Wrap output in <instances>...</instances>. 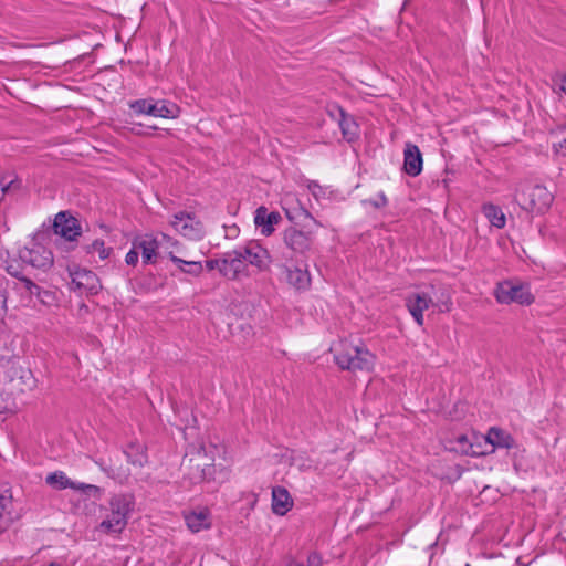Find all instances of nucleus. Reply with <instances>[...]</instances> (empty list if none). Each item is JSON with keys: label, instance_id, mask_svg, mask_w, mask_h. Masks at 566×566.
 Listing matches in <instances>:
<instances>
[{"label": "nucleus", "instance_id": "obj_1", "mask_svg": "<svg viewBox=\"0 0 566 566\" xmlns=\"http://www.w3.org/2000/svg\"><path fill=\"white\" fill-rule=\"evenodd\" d=\"M336 365L350 373H370L376 364V356L363 344H354L349 340H340L334 348Z\"/></svg>", "mask_w": 566, "mask_h": 566}, {"label": "nucleus", "instance_id": "obj_2", "mask_svg": "<svg viewBox=\"0 0 566 566\" xmlns=\"http://www.w3.org/2000/svg\"><path fill=\"white\" fill-rule=\"evenodd\" d=\"M135 500L132 494H116L109 500V512L99 524V530L106 534L120 533L127 525L133 512Z\"/></svg>", "mask_w": 566, "mask_h": 566}, {"label": "nucleus", "instance_id": "obj_3", "mask_svg": "<svg viewBox=\"0 0 566 566\" xmlns=\"http://www.w3.org/2000/svg\"><path fill=\"white\" fill-rule=\"evenodd\" d=\"M181 467L195 483L210 481L214 476V458L207 452L203 446L188 452Z\"/></svg>", "mask_w": 566, "mask_h": 566}, {"label": "nucleus", "instance_id": "obj_4", "mask_svg": "<svg viewBox=\"0 0 566 566\" xmlns=\"http://www.w3.org/2000/svg\"><path fill=\"white\" fill-rule=\"evenodd\" d=\"M452 301L447 291H441V296L437 301L427 292L410 293L406 297V306L419 326L423 325V312L430 306H436L440 312H449L451 310Z\"/></svg>", "mask_w": 566, "mask_h": 566}, {"label": "nucleus", "instance_id": "obj_5", "mask_svg": "<svg viewBox=\"0 0 566 566\" xmlns=\"http://www.w3.org/2000/svg\"><path fill=\"white\" fill-rule=\"evenodd\" d=\"M493 294L500 304H531V292L528 290V285L515 280H505L499 282L494 289Z\"/></svg>", "mask_w": 566, "mask_h": 566}, {"label": "nucleus", "instance_id": "obj_6", "mask_svg": "<svg viewBox=\"0 0 566 566\" xmlns=\"http://www.w3.org/2000/svg\"><path fill=\"white\" fill-rule=\"evenodd\" d=\"M45 482L54 490L72 489L80 492L87 499L99 500L103 494V490L94 484H87L83 482H76L71 480L63 471H55L50 473L45 478Z\"/></svg>", "mask_w": 566, "mask_h": 566}, {"label": "nucleus", "instance_id": "obj_7", "mask_svg": "<svg viewBox=\"0 0 566 566\" xmlns=\"http://www.w3.org/2000/svg\"><path fill=\"white\" fill-rule=\"evenodd\" d=\"M170 226L180 235L189 240H200L203 234V226L195 214L179 211L172 216Z\"/></svg>", "mask_w": 566, "mask_h": 566}, {"label": "nucleus", "instance_id": "obj_8", "mask_svg": "<svg viewBox=\"0 0 566 566\" xmlns=\"http://www.w3.org/2000/svg\"><path fill=\"white\" fill-rule=\"evenodd\" d=\"M19 259L24 264L43 271L53 265L52 252L39 243H32L31 247H23L20 249Z\"/></svg>", "mask_w": 566, "mask_h": 566}, {"label": "nucleus", "instance_id": "obj_9", "mask_svg": "<svg viewBox=\"0 0 566 566\" xmlns=\"http://www.w3.org/2000/svg\"><path fill=\"white\" fill-rule=\"evenodd\" d=\"M220 274L228 280L237 281L242 276H249L248 265L240 248L223 253L221 258Z\"/></svg>", "mask_w": 566, "mask_h": 566}, {"label": "nucleus", "instance_id": "obj_10", "mask_svg": "<svg viewBox=\"0 0 566 566\" xmlns=\"http://www.w3.org/2000/svg\"><path fill=\"white\" fill-rule=\"evenodd\" d=\"M283 241L294 253L305 254L313 245L314 233L311 230L302 231L290 227L283 233Z\"/></svg>", "mask_w": 566, "mask_h": 566}, {"label": "nucleus", "instance_id": "obj_11", "mask_svg": "<svg viewBox=\"0 0 566 566\" xmlns=\"http://www.w3.org/2000/svg\"><path fill=\"white\" fill-rule=\"evenodd\" d=\"M241 253L244 256V263L255 266L260 272L268 271L271 264V256L269 251L255 241L240 247Z\"/></svg>", "mask_w": 566, "mask_h": 566}, {"label": "nucleus", "instance_id": "obj_12", "mask_svg": "<svg viewBox=\"0 0 566 566\" xmlns=\"http://www.w3.org/2000/svg\"><path fill=\"white\" fill-rule=\"evenodd\" d=\"M72 285L81 294H97L102 289L101 281L97 275L86 269H77L70 273Z\"/></svg>", "mask_w": 566, "mask_h": 566}, {"label": "nucleus", "instance_id": "obj_13", "mask_svg": "<svg viewBox=\"0 0 566 566\" xmlns=\"http://www.w3.org/2000/svg\"><path fill=\"white\" fill-rule=\"evenodd\" d=\"M53 229L56 234L69 241L75 240L81 234L77 219L63 211L55 216Z\"/></svg>", "mask_w": 566, "mask_h": 566}, {"label": "nucleus", "instance_id": "obj_14", "mask_svg": "<svg viewBox=\"0 0 566 566\" xmlns=\"http://www.w3.org/2000/svg\"><path fill=\"white\" fill-rule=\"evenodd\" d=\"M138 251L142 252L143 263L154 264L157 260V251L161 248L159 238L153 234H144L136 237L132 243Z\"/></svg>", "mask_w": 566, "mask_h": 566}, {"label": "nucleus", "instance_id": "obj_15", "mask_svg": "<svg viewBox=\"0 0 566 566\" xmlns=\"http://www.w3.org/2000/svg\"><path fill=\"white\" fill-rule=\"evenodd\" d=\"M422 155L418 146L407 143L403 150V169L409 176L416 177L422 171Z\"/></svg>", "mask_w": 566, "mask_h": 566}, {"label": "nucleus", "instance_id": "obj_16", "mask_svg": "<svg viewBox=\"0 0 566 566\" xmlns=\"http://www.w3.org/2000/svg\"><path fill=\"white\" fill-rule=\"evenodd\" d=\"M285 281L296 291H306L311 286V275L306 269L281 266Z\"/></svg>", "mask_w": 566, "mask_h": 566}, {"label": "nucleus", "instance_id": "obj_17", "mask_svg": "<svg viewBox=\"0 0 566 566\" xmlns=\"http://www.w3.org/2000/svg\"><path fill=\"white\" fill-rule=\"evenodd\" d=\"M281 214L276 211L269 212L265 207L255 210L254 222L261 228L263 235H271L274 231V224L281 221Z\"/></svg>", "mask_w": 566, "mask_h": 566}, {"label": "nucleus", "instance_id": "obj_18", "mask_svg": "<svg viewBox=\"0 0 566 566\" xmlns=\"http://www.w3.org/2000/svg\"><path fill=\"white\" fill-rule=\"evenodd\" d=\"M15 518L13 497L10 490L0 492V533L6 531Z\"/></svg>", "mask_w": 566, "mask_h": 566}, {"label": "nucleus", "instance_id": "obj_19", "mask_svg": "<svg viewBox=\"0 0 566 566\" xmlns=\"http://www.w3.org/2000/svg\"><path fill=\"white\" fill-rule=\"evenodd\" d=\"M293 507V500L289 491L283 486L272 489V511L274 514L283 516Z\"/></svg>", "mask_w": 566, "mask_h": 566}, {"label": "nucleus", "instance_id": "obj_20", "mask_svg": "<svg viewBox=\"0 0 566 566\" xmlns=\"http://www.w3.org/2000/svg\"><path fill=\"white\" fill-rule=\"evenodd\" d=\"M185 521L187 527L192 533H198L202 530H209L211 527L210 513L207 509H201L199 511L186 513Z\"/></svg>", "mask_w": 566, "mask_h": 566}, {"label": "nucleus", "instance_id": "obj_21", "mask_svg": "<svg viewBox=\"0 0 566 566\" xmlns=\"http://www.w3.org/2000/svg\"><path fill=\"white\" fill-rule=\"evenodd\" d=\"M180 107L168 99H158L153 103L149 116L175 119L180 116Z\"/></svg>", "mask_w": 566, "mask_h": 566}, {"label": "nucleus", "instance_id": "obj_22", "mask_svg": "<svg viewBox=\"0 0 566 566\" xmlns=\"http://www.w3.org/2000/svg\"><path fill=\"white\" fill-rule=\"evenodd\" d=\"M554 201V195L545 186L533 187V206H536L538 213H545Z\"/></svg>", "mask_w": 566, "mask_h": 566}, {"label": "nucleus", "instance_id": "obj_23", "mask_svg": "<svg viewBox=\"0 0 566 566\" xmlns=\"http://www.w3.org/2000/svg\"><path fill=\"white\" fill-rule=\"evenodd\" d=\"M485 442L490 446L491 451L494 450V448H511L513 446V439L512 437L506 433L505 431L497 429V428H491L488 431V434L485 436Z\"/></svg>", "mask_w": 566, "mask_h": 566}, {"label": "nucleus", "instance_id": "obj_24", "mask_svg": "<svg viewBox=\"0 0 566 566\" xmlns=\"http://www.w3.org/2000/svg\"><path fill=\"white\" fill-rule=\"evenodd\" d=\"M482 211L485 218L490 221V223L493 227H496L499 229L504 228L506 219L504 212L500 207L494 206L492 203H485L482 207Z\"/></svg>", "mask_w": 566, "mask_h": 566}, {"label": "nucleus", "instance_id": "obj_25", "mask_svg": "<svg viewBox=\"0 0 566 566\" xmlns=\"http://www.w3.org/2000/svg\"><path fill=\"white\" fill-rule=\"evenodd\" d=\"M169 259L185 273L193 276H199L202 273V264L199 261H186L174 254L172 251L168 252Z\"/></svg>", "mask_w": 566, "mask_h": 566}, {"label": "nucleus", "instance_id": "obj_26", "mask_svg": "<svg viewBox=\"0 0 566 566\" xmlns=\"http://www.w3.org/2000/svg\"><path fill=\"white\" fill-rule=\"evenodd\" d=\"M340 120L339 127L343 134V137L348 142H352L358 136V126L353 117L345 114L343 109H339Z\"/></svg>", "mask_w": 566, "mask_h": 566}, {"label": "nucleus", "instance_id": "obj_27", "mask_svg": "<svg viewBox=\"0 0 566 566\" xmlns=\"http://www.w3.org/2000/svg\"><path fill=\"white\" fill-rule=\"evenodd\" d=\"M553 147L557 154L566 156V124L552 130Z\"/></svg>", "mask_w": 566, "mask_h": 566}, {"label": "nucleus", "instance_id": "obj_28", "mask_svg": "<svg viewBox=\"0 0 566 566\" xmlns=\"http://www.w3.org/2000/svg\"><path fill=\"white\" fill-rule=\"evenodd\" d=\"M21 187V181L18 177L9 174H0V191L2 193V198L10 192L11 190H19Z\"/></svg>", "mask_w": 566, "mask_h": 566}, {"label": "nucleus", "instance_id": "obj_29", "mask_svg": "<svg viewBox=\"0 0 566 566\" xmlns=\"http://www.w3.org/2000/svg\"><path fill=\"white\" fill-rule=\"evenodd\" d=\"M86 252L90 254H95L99 256L101 260H105L109 256L112 249L106 248L103 240H95L91 244L85 247Z\"/></svg>", "mask_w": 566, "mask_h": 566}, {"label": "nucleus", "instance_id": "obj_30", "mask_svg": "<svg viewBox=\"0 0 566 566\" xmlns=\"http://www.w3.org/2000/svg\"><path fill=\"white\" fill-rule=\"evenodd\" d=\"M15 289L21 292H25L29 296H33L35 293H39V285L25 276L19 277L15 283Z\"/></svg>", "mask_w": 566, "mask_h": 566}, {"label": "nucleus", "instance_id": "obj_31", "mask_svg": "<svg viewBox=\"0 0 566 566\" xmlns=\"http://www.w3.org/2000/svg\"><path fill=\"white\" fill-rule=\"evenodd\" d=\"M153 98L138 99L130 104V108L136 114L149 115L150 111L153 109Z\"/></svg>", "mask_w": 566, "mask_h": 566}, {"label": "nucleus", "instance_id": "obj_32", "mask_svg": "<svg viewBox=\"0 0 566 566\" xmlns=\"http://www.w3.org/2000/svg\"><path fill=\"white\" fill-rule=\"evenodd\" d=\"M287 566H322V557L317 553L312 552L308 554L305 563L294 559Z\"/></svg>", "mask_w": 566, "mask_h": 566}, {"label": "nucleus", "instance_id": "obj_33", "mask_svg": "<svg viewBox=\"0 0 566 566\" xmlns=\"http://www.w3.org/2000/svg\"><path fill=\"white\" fill-rule=\"evenodd\" d=\"M458 442L461 444V451L468 455L478 457L481 454H485L488 452L478 450L474 448L472 443H468V439L465 436L459 437Z\"/></svg>", "mask_w": 566, "mask_h": 566}, {"label": "nucleus", "instance_id": "obj_34", "mask_svg": "<svg viewBox=\"0 0 566 566\" xmlns=\"http://www.w3.org/2000/svg\"><path fill=\"white\" fill-rule=\"evenodd\" d=\"M39 301L45 305H51L54 300H55V296L52 292L50 291H42L41 287L39 286V293H35L34 294Z\"/></svg>", "mask_w": 566, "mask_h": 566}, {"label": "nucleus", "instance_id": "obj_35", "mask_svg": "<svg viewBox=\"0 0 566 566\" xmlns=\"http://www.w3.org/2000/svg\"><path fill=\"white\" fill-rule=\"evenodd\" d=\"M139 251L137 248L133 245V248L127 252L125 256V262L128 265L135 266L138 262Z\"/></svg>", "mask_w": 566, "mask_h": 566}, {"label": "nucleus", "instance_id": "obj_36", "mask_svg": "<svg viewBox=\"0 0 566 566\" xmlns=\"http://www.w3.org/2000/svg\"><path fill=\"white\" fill-rule=\"evenodd\" d=\"M155 238H159V241L161 242V248H166V249L169 247H174L178 243L171 237H169L168 234L163 233V232L155 235Z\"/></svg>", "mask_w": 566, "mask_h": 566}, {"label": "nucleus", "instance_id": "obj_37", "mask_svg": "<svg viewBox=\"0 0 566 566\" xmlns=\"http://www.w3.org/2000/svg\"><path fill=\"white\" fill-rule=\"evenodd\" d=\"M375 208H381L387 205V198L384 192H380L376 200L370 201Z\"/></svg>", "mask_w": 566, "mask_h": 566}, {"label": "nucleus", "instance_id": "obj_38", "mask_svg": "<svg viewBox=\"0 0 566 566\" xmlns=\"http://www.w3.org/2000/svg\"><path fill=\"white\" fill-rule=\"evenodd\" d=\"M206 266L209 270H218L220 272V269H221V258L220 259L208 260L206 262Z\"/></svg>", "mask_w": 566, "mask_h": 566}, {"label": "nucleus", "instance_id": "obj_39", "mask_svg": "<svg viewBox=\"0 0 566 566\" xmlns=\"http://www.w3.org/2000/svg\"><path fill=\"white\" fill-rule=\"evenodd\" d=\"M7 272L9 274H11L12 276L17 277L19 280V277H21V271L19 270V265H14V264H9L7 265Z\"/></svg>", "mask_w": 566, "mask_h": 566}, {"label": "nucleus", "instance_id": "obj_40", "mask_svg": "<svg viewBox=\"0 0 566 566\" xmlns=\"http://www.w3.org/2000/svg\"><path fill=\"white\" fill-rule=\"evenodd\" d=\"M308 189L312 191L314 196H317V192L321 191V186L315 181H311L308 184Z\"/></svg>", "mask_w": 566, "mask_h": 566}, {"label": "nucleus", "instance_id": "obj_41", "mask_svg": "<svg viewBox=\"0 0 566 566\" xmlns=\"http://www.w3.org/2000/svg\"><path fill=\"white\" fill-rule=\"evenodd\" d=\"M22 378H27L28 380H32L33 377H32V373L31 370L27 369V370H23V374L21 376Z\"/></svg>", "mask_w": 566, "mask_h": 566}, {"label": "nucleus", "instance_id": "obj_42", "mask_svg": "<svg viewBox=\"0 0 566 566\" xmlns=\"http://www.w3.org/2000/svg\"><path fill=\"white\" fill-rule=\"evenodd\" d=\"M559 90L566 94V75L560 81Z\"/></svg>", "mask_w": 566, "mask_h": 566}, {"label": "nucleus", "instance_id": "obj_43", "mask_svg": "<svg viewBox=\"0 0 566 566\" xmlns=\"http://www.w3.org/2000/svg\"><path fill=\"white\" fill-rule=\"evenodd\" d=\"M144 461H145V455H140L139 459H137L136 461H133L134 464H138V465H143L144 464Z\"/></svg>", "mask_w": 566, "mask_h": 566}, {"label": "nucleus", "instance_id": "obj_44", "mask_svg": "<svg viewBox=\"0 0 566 566\" xmlns=\"http://www.w3.org/2000/svg\"><path fill=\"white\" fill-rule=\"evenodd\" d=\"M4 302H6V300H4L3 295H0V310L3 307Z\"/></svg>", "mask_w": 566, "mask_h": 566}, {"label": "nucleus", "instance_id": "obj_45", "mask_svg": "<svg viewBox=\"0 0 566 566\" xmlns=\"http://www.w3.org/2000/svg\"><path fill=\"white\" fill-rule=\"evenodd\" d=\"M306 217H307L308 219H311V220L313 221V223L318 224V223L316 222V220H315V219H313L308 213L306 214Z\"/></svg>", "mask_w": 566, "mask_h": 566}, {"label": "nucleus", "instance_id": "obj_46", "mask_svg": "<svg viewBox=\"0 0 566 566\" xmlns=\"http://www.w3.org/2000/svg\"><path fill=\"white\" fill-rule=\"evenodd\" d=\"M104 471H106V472H107V474H112V475H114V473H113V471H112V470H107V469H105V468H104Z\"/></svg>", "mask_w": 566, "mask_h": 566}, {"label": "nucleus", "instance_id": "obj_47", "mask_svg": "<svg viewBox=\"0 0 566 566\" xmlns=\"http://www.w3.org/2000/svg\"><path fill=\"white\" fill-rule=\"evenodd\" d=\"M433 296H436V298L438 297L437 293H433ZM441 296V294L439 295V297Z\"/></svg>", "mask_w": 566, "mask_h": 566}, {"label": "nucleus", "instance_id": "obj_48", "mask_svg": "<svg viewBox=\"0 0 566 566\" xmlns=\"http://www.w3.org/2000/svg\"><path fill=\"white\" fill-rule=\"evenodd\" d=\"M465 566H470V564H467Z\"/></svg>", "mask_w": 566, "mask_h": 566}]
</instances>
